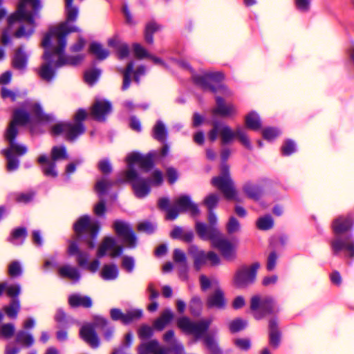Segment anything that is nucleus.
Masks as SVG:
<instances>
[{"mask_svg":"<svg viewBox=\"0 0 354 354\" xmlns=\"http://www.w3.org/2000/svg\"><path fill=\"white\" fill-rule=\"evenodd\" d=\"M66 23L50 28L44 36L42 46L45 49L43 59L44 63L37 69L39 77L47 82H51L55 76V68L66 64H77L84 59V55L67 57L64 50L66 46V36L72 32L77 30L76 28L67 30Z\"/></svg>","mask_w":354,"mask_h":354,"instance_id":"obj_1","label":"nucleus"},{"mask_svg":"<svg viewBox=\"0 0 354 354\" xmlns=\"http://www.w3.org/2000/svg\"><path fill=\"white\" fill-rule=\"evenodd\" d=\"M51 118L50 115L45 114L40 104L34 100L26 102L22 107L14 111L12 120L5 133V139L8 142L9 147L1 151L7 159V169L8 171L16 170L19 167V161L14 156V154L22 156L28 151L25 145L15 141L18 133L17 126H23L31 122L48 121Z\"/></svg>","mask_w":354,"mask_h":354,"instance_id":"obj_2","label":"nucleus"},{"mask_svg":"<svg viewBox=\"0 0 354 354\" xmlns=\"http://www.w3.org/2000/svg\"><path fill=\"white\" fill-rule=\"evenodd\" d=\"M155 156V152H151L147 155L132 152L126 158L127 169L122 171L121 175L124 181L131 183L133 193L137 198L146 197L151 192V187L159 186L163 182L162 173L159 170L153 171L149 179L139 176L136 170V166L142 170H149L153 165V159Z\"/></svg>","mask_w":354,"mask_h":354,"instance_id":"obj_3","label":"nucleus"},{"mask_svg":"<svg viewBox=\"0 0 354 354\" xmlns=\"http://www.w3.org/2000/svg\"><path fill=\"white\" fill-rule=\"evenodd\" d=\"M41 8L40 0H19L16 12L8 18V27L2 33V44H10L11 34L17 38L30 37L35 27V19Z\"/></svg>","mask_w":354,"mask_h":354,"instance_id":"obj_4","label":"nucleus"},{"mask_svg":"<svg viewBox=\"0 0 354 354\" xmlns=\"http://www.w3.org/2000/svg\"><path fill=\"white\" fill-rule=\"evenodd\" d=\"M169 62L174 66H178L183 69L189 70L192 73L194 82L202 88L218 92L226 97L232 95V92L229 89L220 84L223 79V75L221 72L201 70L197 73H194L189 64L185 60H176V59L170 58Z\"/></svg>","mask_w":354,"mask_h":354,"instance_id":"obj_5","label":"nucleus"},{"mask_svg":"<svg viewBox=\"0 0 354 354\" xmlns=\"http://www.w3.org/2000/svg\"><path fill=\"white\" fill-rule=\"evenodd\" d=\"M212 322L211 318L194 322L187 317H183L178 319L177 326L183 333L194 336L196 339L203 338L206 346L212 354H220L221 351L216 340L207 334Z\"/></svg>","mask_w":354,"mask_h":354,"instance_id":"obj_6","label":"nucleus"},{"mask_svg":"<svg viewBox=\"0 0 354 354\" xmlns=\"http://www.w3.org/2000/svg\"><path fill=\"white\" fill-rule=\"evenodd\" d=\"M195 229L198 236L203 240L210 241L212 246L218 249L224 258L232 259L235 257V246L220 232L217 227L196 221Z\"/></svg>","mask_w":354,"mask_h":354,"instance_id":"obj_7","label":"nucleus"},{"mask_svg":"<svg viewBox=\"0 0 354 354\" xmlns=\"http://www.w3.org/2000/svg\"><path fill=\"white\" fill-rule=\"evenodd\" d=\"M353 224L351 216H340L333 221V230L335 236L330 241L333 254H337L341 251H344L349 257H354V240L351 236H342V234L351 229Z\"/></svg>","mask_w":354,"mask_h":354,"instance_id":"obj_8","label":"nucleus"},{"mask_svg":"<svg viewBox=\"0 0 354 354\" xmlns=\"http://www.w3.org/2000/svg\"><path fill=\"white\" fill-rule=\"evenodd\" d=\"M212 124L213 128L208 133L209 140L214 141L219 136L223 144H227L237 138L245 147L252 149L250 140L242 127H239L233 131L228 125L222 122L213 121Z\"/></svg>","mask_w":354,"mask_h":354,"instance_id":"obj_9","label":"nucleus"},{"mask_svg":"<svg viewBox=\"0 0 354 354\" xmlns=\"http://www.w3.org/2000/svg\"><path fill=\"white\" fill-rule=\"evenodd\" d=\"M232 151L228 148H224L221 152V158L223 162L221 167V174L212 180V185L218 188L228 200L239 201L237 192L234 183L230 176L229 167L224 162L230 158Z\"/></svg>","mask_w":354,"mask_h":354,"instance_id":"obj_10","label":"nucleus"},{"mask_svg":"<svg viewBox=\"0 0 354 354\" xmlns=\"http://www.w3.org/2000/svg\"><path fill=\"white\" fill-rule=\"evenodd\" d=\"M169 199L160 198L158 201V206L160 209L167 211L166 218L174 220L180 212H188L192 216H196L200 214L198 205L193 203L189 196H180L174 203L173 207H169Z\"/></svg>","mask_w":354,"mask_h":354,"instance_id":"obj_11","label":"nucleus"},{"mask_svg":"<svg viewBox=\"0 0 354 354\" xmlns=\"http://www.w3.org/2000/svg\"><path fill=\"white\" fill-rule=\"evenodd\" d=\"M77 239L85 241L90 248L95 247V239L100 230L99 223L88 216H81L74 224Z\"/></svg>","mask_w":354,"mask_h":354,"instance_id":"obj_12","label":"nucleus"},{"mask_svg":"<svg viewBox=\"0 0 354 354\" xmlns=\"http://www.w3.org/2000/svg\"><path fill=\"white\" fill-rule=\"evenodd\" d=\"M86 115L87 113L85 110H78L75 115L76 123L59 122L52 127L51 133L53 136L63 133L68 140H73L78 136L84 132V127L80 122L83 120Z\"/></svg>","mask_w":354,"mask_h":354,"instance_id":"obj_13","label":"nucleus"},{"mask_svg":"<svg viewBox=\"0 0 354 354\" xmlns=\"http://www.w3.org/2000/svg\"><path fill=\"white\" fill-rule=\"evenodd\" d=\"M52 160L46 155H41L38 158V162L41 165L44 174L47 176L56 177L57 172L55 169V161L67 158V153L65 147H54L51 151Z\"/></svg>","mask_w":354,"mask_h":354,"instance_id":"obj_14","label":"nucleus"},{"mask_svg":"<svg viewBox=\"0 0 354 354\" xmlns=\"http://www.w3.org/2000/svg\"><path fill=\"white\" fill-rule=\"evenodd\" d=\"M250 308L255 319H260L274 312L275 304L270 297L255 295L251 299Z\"/></svg>","mask_w":354,"mask_h":354,"instance_id":"obj_15","label":"nucleus"},{"mask_svg":"<svg viewBox=\"0 0 354 354\" xmlns=\"http://www.w3.org/2000/svg\"><path fill=\"white\" fill-rule=\"evenodd\" d=\"M189 254L194 259V266L196 270H199L207 261L211 266H217L220 263V258L215 252L205 253L196 245H191L189 248Z\"/></svg>","mask_w":354,"mask_h":354,"instance_id":"obj_16","label":"nucleus"},{"mask_svg":"<svg viewBox=\"0 0 354 354\" xmlns=\"http://www.w3.org/2000/svg\"><path fill=\"white\" fill-rule=\"evenodd\" d=\"M68 253L71 256H77V262L80 266L85 268L92 272H95L100 266V261L95 259L91 263H88L89 254L86 252H82L79 249L75 241H71L68 247Z\"/></svg>","mask_w":354,"mask_h":354,"instance_id":"obj_17","label":"nucleus"},{"mask_svg":"<svg viewBox=\"0 0 354 354\" xmlns=\"http://www.w3.org/2000/svg\"><path fill=\"white\" fill-rule=\"evenodd\" d=\"M114 230L126 248L133 249L137 245V237L130 225L122 221H116Z\"/></svg>","mask_w":354,"mask_h":354,"instance_id":"obj_18","label":"nucleus"},{"mask_svg":"<svg viewBox=\"0 0 354 354\" xmlns=\"http://www.w3.org/2000/svg\"><path fill=\"white\" fill-rule=\"evenodd\" d=\"M259 263H254L250 266L243 267L239 269L234 277V283L238 288H244L252 283L257 275V270L259 268Z\"/></svg>","mask_w":354,"mask_h":354,"instance_id":"obj_19","label":"nucleus"},{"mask_svg":"<svg viewBox=\"0 0 354 354\" xmlns=\"http://www.w3.org/2000/svg\"><path fill=\"white\" fill-rule=\"evenodd\" d=\"M123 251V248L120 245L116 240L113 237H106L104 239L97 251V257L101 258L104 256H109L114 258L120 256Z\"/></svg>","mask_w":354,"mask_h":354,"instance_id":"obj_20","label":"nucleus"},{"mask_svg":"<svg viewBox=\"0 0 354 354\" xmlns=\"http://www.w3.org/2000/svg\"><path fill=\"white\" fill-rule=\"evenodd\" d=\"M112 185L113 183L111 181L109 180L106 178H102L96 182L95 189L99 197L102 198L108 192ZM105 211V202L100 198V202L94 207V212L97 216H102L104 214Z\"/></svg>","mask_w":354,"mask_h":354,"instance_id":"obj_21","label":"nucleus"},{"mask_svg":"<svg viewBox=\"0 0 354 354\" xmlns=\"http://www.w3.org/2000/svg\"><path fill=\"white\" fill-rule=\"evenodd\" d=\"M212 113L214 115L230 118L237 113V109L233 104H227L222 97L217 95L216 97V106L212 109Z\"/></svg>","mask_w":354,"mask_h":354,"instance_id":"obj_22","label":"nucleus"},{"mask_svg":"<svg viewBox=\"0 0 354 354\" xmlns=\"http://www.w3.org/2000/svg\"><path fill=\"white\" fill-rule=\"evenodd\" d=\"M110 315L113 320H120L123 324H127L140 319L142 315V311L140 309H130L123 313L118 308H113L110 311Z\"/></svg>","mask_w":354,"mask_h":354,"instance_id":"obj_23","label":"nucleus"},{"mask_svg":"<svg viewBox=\"0 0 354 354\" xmlns=\"http://www.w3.org/2000/svg\"><path fill=\"white\" fill-rule=\"evenodd\" d=\"M112 111L110 102L104 99H97L91 108V115L97 121H104Z\"/></svg>","mask_w":354,"mask_h":354,"instance_id":"obj_24","label":"nucleus"},{"mask_svg":"<svg viewBox=\"0 0 354 354\" xmlns=\"http://www.w3.org/2000/svg\"><path fill=\"white\" fill-rule=\"evenodd\" d=\"M133 63L129 62L127 68L121 71L123 75V84L122 88V90H127L131 83V76L133 75L135 81L138 83L139 79L141 75L145 73V68L143 66H139L136 71H133Z\"/></svg>","mask_w":354,"mask_h":354,"instance_id":"obj_25","label":"nucleus"},{"mask_svg":"<svg viewBox=\"0 0 354 354\" xmlns=\"http://www.w3.org/2000/svg\"><path fill=\"white\" fill-rule=\"evenodd\" d=\"M80 335L81 338L91 347L97 348L99 346V339L93 326L89 324H84L80 329Z\"/></svg>","mask_w":354,"mask_h":354,"instance_id":"obj_26","label":"nucleus"},{"mask_svg":"<svg viewBox=\"0 0 354 354\" xmlns=\"http://www.w3.org/2000/svg\"><path fill=\"white\" fill-rule=\"evenodd\" d=\"M138 354H167L168 351L160 346L157 340L153 339L141 344L138 347Z\"/></svg>","mask_w":354,"mask_h":354,"instance_id":"obj_27","label":"nucleus"},{"mask_svg":"<svg viewBox=\"0 0 354 354\" xmlns=\"http://www.w3.org/2000/svg\"><path fill=\"white\" fill-rule=\"evenodd\" d=\"M58 274L60 277L66 278L73 283L79 281L81 275L75 267L64 265L58 268Z\"/></svg>","mask_w":354,"mask_h":354,"instance_id":"obj_28","label":"nucleus"},{"mask_svg":"<svg viewBox=\"0 0 354 354\" xmlns=\"http://www.w3.org/2000/svg\"><path fill=\"white\" fill-rule=\"evenodd\" d=\"M28 55L24 50V47H19L15 50L12 59L13 67L18 70H24L28 62Z\"/></svg>","mask_w":354,"mask_h":354,"instance_id":"obj_29","label":"nucleus"},{"mask_svg":"<svg viewBox=\"0 0 354 354\" xmlns=\"http://www.w3.org/2000/svg\"><path fill=\"white\" fill-rule=\"evenodd\" d=\"M109 46L115 49L119 59L127 58L129 55V48L127 44L122 42L117 37H113L108 40Z\"/></svg>","mask_w":354,"mask_h":354,"instance_id":"obj_30","label":"nucleus"},{"mask_svg":"<svg viewBox=\"0 0 354 354\" xmlns=\"http://www.w3.org/2000/svg\"><path fill=\"white\" fill-rule=\"evenodd\" d=\"M207 305L209 308H223L225 307V300L224 295L220 288H216L215 291L208 297Z\"/></svg>","mask_w":354,"mask_h":354,"instance_id":"obj_31","label":"nucleus"},{"mask_svg":"<svg viewBox=\"0 0 354 354\" xmlns=\"http://www.w3.org/2000/svg\"><path fill=\"white\" fill-rule=\"evenodd\" d=\"M174 260L180 266V277L183 279H187V272L188 270V265L185 254L179 249H176L174 251Z\"/></svg>","mask_w":354,"mask_h":354,"instance_id":"obj_32","label":"nucleus"},{"mask_svg":"<svg viewBox=\"0 0 354 354\" xmlns=\"http://www.w3.org/2000/svg\"><path fill=\"white\" fill-rule=\"evenodd\" d=\"M73 0H65V6H66V21L64 23H66L67 30H70L72 28H76L77 31L79 29L75 26H70L69 22L74 21L77 19L78 16V8L76 6H73Z\"/></svg>","mask_w":354,"mask_h":354,"instance_id":"obj_33","label":"nucleus"},{"mask_svg":"<svg viewBox=\"0 0 354 354\" xmlns=\"http://www.w3.org/2000/svg\"><path fill=\"white\" fill-rule=\"evenodd\" d=\"M118 268L113 263L104 265L100 272L101 278L105 281H113L118 278Z\"/></svg>","mask_w":354,"mask_h":354,"instance_id":"obj_34","label":"nucleus"},{"mask_svg":"<svg viewBox=\"0 0 354 354\" xmlns=\"http://www.w3.org/2000/svg\"><path fill=\"white\" fill-rule=\"evenodd\" d=\"M269 343L274 348H277L280 344V333L277 321L274 319H270L269 322Z\"/></svg>","mask_w":354,"mask_h":354,"instance_id":"obj_35","label":"nucleus"},{"mask_svg":"<svg viewBox=\"0 0 354 354\" xmlns=\"http://www.w3.org/2000/svg\"><path fill=\"white\" fill-rule=\"evenodd\" d=\"M243 192L250 198L258 200L262 194L261 187L254 183L247 182L243 187Z\"/></svg>","mask_w":354,"mask_h":354,"instance_id":"obj_36","label":"nucleus"},{"mask_svg":"<svg viewBox=\"0 0 354 354\" xmlns=\"http://www.w3.org/2000/svg\"><path fill=\"white\" fill-rule=\"evenodd\" d=\"M174 316V313L170 309L165 310L153 322V327L158 330H162L173 319Z\"/></svg>","mask_w":354,"mask_h":354,"instance_id":"obj_37","label":"nucleus"},{"mask_svg":"<svg viewBox=\"0 0 354 354\" xmlns=\"http://www.w3.org/2000/svg\"><path fill=\"white\" fill-rule=\"evenodd\" d=\"M68 303L72 307L83 306L88 308L92 306V300L90 297L78 294L71 295L68 298Z\"/></svg>","mask_w":354,"mask_h":354,"instance_id":"obj_38","label":"nucleus"},{"mask_svg":"<svg viewBox=\"0 0 354 354\" xmlns=\"http://www.w3.org/2000/svg\"><path fill=\"white\" fill-rule=\"evenodd\" d=\"M88 50L91 54L100 60L105 59L109 55V51L97 42H92L89 46Z\"/></svg>","mask_w":354,"mask_h":354,"instance_id":"obj_39","label":"nucleus"},{"mask_svg":"<svg viewBox=\"0 0 354 354\" xmlns=\"http://www.w3.org/2000/svg\"><path fill=\"white\" fill-rule=\"evenodd\" d=\"M161 26L154 21H151L146 24L145 30V39L148 44L153 42V35L161 29Z\"/></svg>","mask_w":354,"mask_h":354,"instance_id":"obj_40","label":"nucleus"},{"mask_svg":"<svg viewBox=\"0 0 354 354\" xmlns=\"http://www.w3.org/2000/svg\"><path fill=\"white\" fill-rule=\"evenodd\" d=\"M245 125L252 130L257 131L261 127V120L259 115L252 111L245 116Z\"/></svg>","mask_w":354,"mask_h":354,"instance_id":"obj_41","label":"nucleus"},{"mask_svg":"<svg viewBox=\"0 0 354 354\" xmlns=\"http://www.w3.org/2000/svg\"><path fill=\"white\" fill-rule=\"evenodd\" d=\"M26 235L27 232L25 228H17L12 232L11 236L9 239V241L14 245H21L25 240Z\"/></svg>","mask_w":354,"mask_h":354,"instance_id":"obj_42","label":"nucleus"},{"mask_svg":"<svg viewBox=\"0 0 354 354\" xmlns=\"http://www.w3.org/2000/svg\"><path fill=\"white\" fill-rule=\"evenodd\" d=\"M20 302L19 299H12L10 305L5 306L3 310L7 316L12 319H15L20 310Z\"/></svg>","mask_w":354,"mask_h":354,"instance_id":"obj_43","label":"nucleus"},{"mask_svg":"<svg viewBox=\"0 0 354 354\" xmlns=\"http://www.w3.org/2000/svg\"><path fill=\"white\" fill-rule=\"evenodd\" d=\"M153 137L161 142H163L165 140L167 136V131L165 127V125L161 122L158 121L156 124H155L153 127Z\"/></svg>","mask_w":354,"mask_h":354,"instance_id":"obj_44","label":"nucleus"},{"mask_svg":"<svg viewBox=\"0 0 354 354\" xmlns=\"http://www.w3.org/2000/svg\"><path fill=\"white\" fill-rule=\"evenodd\" d=\"M16 340L18 343L28 347L32 346L34 343L33 336L24 330H20L17 333Z\"/></svg>","mask_w":354,"mask_h":354,"instance_id":"obj_45","label":"nucleus"},{"mask_svg":"<svg viewBox=\"0 0 354 354\" xmlns=\"http://www.w3.org/2000/svg\"><path fill=\"white\" fill-rule=\"evenodd\" d=\"M200 283L203 290H207L209 288H212L215 291L216 288H219L218 281L216 279H210L204 275L201 276Z\"/></svg>","mask_w":354,"mask_h":354,"instance_id":"obj_46","label":"nucleus"},{"mask_svg":"<svg viewBox=\"0 0 354 354\" xmlns=\"http://www.w3.org/2000/svg\"><path fill=\"white\" fill-rule=\"evenodd\" d=\"M274 224L272 218L266 215L265 216L260 217L257 221V226L259 230H268L272 227Z\"/></svg>","mask_w":354,"mask_h":354,"instance_id":"obj_47","label":"nucleus"},{"mask_svg":"<svg viewBox=\"0 0 354 354\" xmlns=\"http://www.w3.org/2000/svg\"><path fill=\"white\" fill-rule=\"evenodd\" d=\"M247 325L248 323L245 320L237 318L230 322L229 329L231 333H235L243 330Z\"/></svg>","mask_w":354,"mask_h":354,"instance_id":"obj_48","label":"nucleus"},{"mask_svg":"<svg viewBox=\"0 0 354 354\" xmlns=\"http://www.w3.org/2000/svg\"><path fill=\"white\" fill-rule=\"evenodd\" d=\"M100 74L101 71L99 69L88 70L84 73V80L87 84L92 85L97 80Z\"/></svg>","mask_w":354,"mask_h":354,"instance_id":"obj_49","label":"nucleus"},{"mask_svg":"<svg viewBox=\"0 0 354 354\" xmlns=\"http://www.w3.org/2000/svg\"><path fill=\"white\" fill-rule=\"evenodd\" d=\"M219 201V196L216 194H211L208 195L203 201L205 205L208 209V211L213 210Z\"/></svg>","mask_w":354,"mask_h":354,"instance_id":"obj_50","label":"nucleus"},{"mask_svg":"<svg viewBox=\"0 0 354 354\" xmlns=\"http://www.w3.org/2000/svg\"><path fill=\"white\" fill-rule=\"evenodd\" d=\"M281 133V131L273 127H268L265 128L262 131V135L264 139L272 141L278 137Z\"/></svg>","mask_w":354,"mask_h":354,"instance_id":"obj_51","label":"nucleus"},{"mask_svg":"<svg viewBox=\"0 0 354 354\" xmlns=\"http://www.w3.org/2000/svg\"><path fill=\"white\" fill-rule=\"evenodd\" d=\"M15 331V326L12 324H5L0 325V336L4 338L11 337Z\"/></svg>","mask_w":354,"mask_h":354,"instance_id":"obj_52","label":"nucleus"},{"mask_svg":"<svg viewBox=\"0 0 354 354\" xmlns=\"http://www.w3.org/2000/svg\"><path fill=\"white\" fill-rule=\"evenodd\" d=\"M7 295L12 298V299H17V297L21 292V286L19 284H10L8 285L6 283V287L5 290Z\"/></svg>","mask_w":354,"mask_h":354,"instance_id":"obj_53","label":"nucleus"},{"mask_svg":"<svg viewBox=\"0 0 354 354\" xmlns=\"http://www.w3.org/2000/svg\"><path fill=\"white\" fill-rule=\"evenodd\" d=\"M122 268L128 272H132L135 268V259L132 257L124 256L122 260Z\"/></svg>","mask_w":354,"mask_h":354,"instance_id":"obj_54","label":"nucleus"},{"mask_svg":"<svg viewBox=\"0 0 354 354\" xmlns=\"http://www.w3.org/2000/svg\"><path fill=\"white\" fill-rule=\"evenodd\" d=\"M8 273L12 277L20 276L22 273V268L19 262H12L8 267Z\"/></svg>","mask_w":354,"mask_h":354,"instance_id":"obj_55","label":"nucleus"},{"mask_svg":"<svg viewBox=\"0 0 354 354\" xmlns=\"http://www.w3.org/2000/svg\"><path fill=\"white\" fill-rule=\"evenodd\" d=\"M133 50L135 56L139 59L147 58L149 57V53L147 50L139 44H134L133 45Z\"/></svg>","mask_w":354,"mask_h":354,"instance_id":"obj_56","label":"nucleus"},{"mask_svg":"<svg viewBox=\"0 0 354 354\" xmlns=\"http://www.w3.org/2000/svg\"><path fill=\"white\" fill-rule=\"evenodd\" d=\"M296 151L295 143L290 140H286L281 147V151L283 155L289 156Z\"/></svg>","mask_w":354,"mask_h":354,"instance_id":"obj_57","label":"nucleus"},{"mask_svg":"<svg viewBox=\"0 0 354 354\" xmlns=\"http://www.w3.org/2000/svg\"><path fill=\"white\" fill-rule=\"evenodd\" d=\"M235 346L239 349L247 351L251 347L250 339L246 338H237L234 340Z\"/></svg>","mask_w":354,"mask_h":354,"instance_id":"obj_58","label":"nucleus"},{"mask_svg":"<svg viewBox=\"0 0 354 354\" xmlns=\"http://www.w3.org/2000/svg\"><path fill=\"white\" fill-rule=\"evenodd\" d=\"M240 227L239 221L234 217H231L227 224V230L228 233L233 234L239 231Z\"/></svg>","mask_w":354,"mask_h":354,"instance_id":"obj_59","label":"nucleus"},{"mask_svg":"<svg viewBox=\"0 0 354 354\" xmlns=\"http://www.w3.org/2000/svg\"><path fill=\"white\" fill-rule=\"evenodd\" d=\"M14 196L16 201L20 203H27L33 198V194L30 192L18 193L15 194Z\"/></svg>","mask_w":354,"mask_h":354,"instance_id":"obj_60","label":"nucleus"},{"mask_svg":"<svg viewBox=\"0 0 354 354\" xmlns=\"http://www.w3.org/2000/svg\"><path fill=\"white\" fill-rule=\"evenodd\" d=\"M153 333V330L151 327L149 326H142L138 330V335L140 339H146L149 338Z\"/></svg>","mask_w":354,"mask_h":354,"instance_id":"obj_61","label":"nucleus"},{"mask_svg":"<svg viewBox=\"0 0 354 354\" xmlns=\"http://www.w3.org/2000/svg\"><path fill=\"white\" fill-rule=\"evenodd\" d=\"M138 229L139 231L150 234V233H152L155 230L156 225L152 223L146 221V222L140 223L138 225Z\"/></svg>","mask_w":354,"mask_h":354,"instance_id":"obj_62","label":"nucleus"},{"mask_svg":"<svg viewBox=\"0 0 354 354\" xmlns=\"http://www.w3.org/2000/svg\"><path fill=\"white\" fill-rule=\"evenodd\" d=\"M278 259V256L274 252H271L268 257L267 261V269L269 271H271L274 269L277 265V261Z\"/></svg>","mask_w":354,"mask_h":354,"instance_id":"obj_63","label":"nucleus"},{"mask_svg":"<svg viewBox=\"0 0 354 354\" xmlns=\"http://www.w3.org/2000/svg\"><path fill=\"white\" fill-rule=\"evenodd\" d=\"M297 8L303 12L309 10L310 6V0H295Z\"/></svg>","mask_w":354,"mask_h":354,"instance_id":"obj_64","label":"nucleus"}]
</instances>
